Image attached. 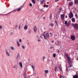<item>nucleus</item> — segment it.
I'll return each instance as SVG.
<instances>
[{
	"mask_svg": "<svg viewBox=\"0 0 78 78\" xmlns=\"http://www.w3.org/2000/svg\"><path fill=\"white\" fill-rule=\"evenodd\" d=\"M46 37L47 38H48L49 37H50V36L49 35V34H48V33H47L46 34Z\"/></svg>",
	"mask_w": 78,
	"mask_h": 78,
	"instance_id": "1a4fd4ad",
	"label": "nucleus"
},
{
	"mask_svg": "<svg viewBox=\"0 0 78 78\" xmlns=\"http://www.w3.org/2000/svg\"><path fill=\"white\" fill-rule=\"evenodd\" d=\"M70 67H72V65L71 64H69V66H68V68H70Z\"/></svg>",
	"mask_w": 78,
	"mask_h": 78,
	"instance_id": "c9c22d12",
	"label": "nucleus"
},
{
	"mask_svg": "<svg viewBox=\"0 0 78 78\" xmlns=\"http://www.w3.org/2000/svg\"><path fill=\"white\" fill-rule=\"evenodd\" d=\"M40 11H43V9H40Z\"/></svg>",
	"mask_w": 78,
	"mask_h": 78,
	"instance_id": "864d4df0",
	"label": "nucleus"
},
{
	"mask_svg": "<svg viewBox=\"0 0 78 78\" xmlns=\"http://www.w3.org/2000/svg\"><path fill=\"white\" fill-rule=\"evenodd\" d=\"M59 37V34L58 33H56L55 34V39H57V38H58V37Z\"/></svg>",
	"mask_w": 78,
	"mask_h": 78,
	"instance_id": "20e7f679",
	"label": "nucleus"
},
{
	"mask_svg": "<svg viewBox=\"0 0 78 78\" xmlns=\"http://www.w3.org/2000/svg\"><path fill=\"white\" fill-rule=\"evenodd\" d=\"M51 42L53 44V43H54V40H53L52 41H51Z\"/></svg>",
	"mask_w": 78,
	"mask_h": 78,
	"instance_id": "603ef678",
	"label": "nucleus"
},
{
	"mask_svg": "<svg viewBox=\"0 0 78 78\" xmlns=\"http://www.w3.org/2000/svg\"><path fill=\"white\" fill-rule=\"evenodd\" d=\"M29 6H33V5H32V4H31V3H30L29 4Z\"/></svg>",
	"mask_w": 78,
	"mask_h": 78,
	"instance_id": "4c0bfd02",
	"label": "nucleus"
},
{
	"mask_svg": "<svg viewBox=\"0 0 78 78\" xmlns=\"http://www.w3.org/2000/svg\"><path fill=\"white\" fill-rule=\"evenodd\" d=\"M24 78H27V77H24Z\"/></svg>",
	"mask_w": 78,
	"mask_h": 78,
	"instance_id": "774afa93",
	"label": "nucleus"
},
{
	"mask_svg": "<svg viewBox=\"0 0 78 78\" xmlns=\"http://www.w3.org/2000/svg\"><path fill=\"white\" fill-rule=\"evenodd\" d=\"M46 1L44 0H42L40 1V4H44V3H46Z\"/></svg>",
	"mask_w": 78,
	"mask_h": 78,
	"instance_id": "423d86ee",
	"label": "nucleus"
},
{
	"mask_svg": "<svg viewBox=\"0 0 78 78\" xmlns=\"http://www.w3.org/2000/svg\"><path fill=\"white\" fill-rule=\"evenodd\" d=\"M2 26H0V29H2Z\"/></svg>",
	"mask_w": 78,
	"mask_h": 78,
	"instance_id": "5fc2aeb1",
	"label": "nucleus"
},
{
	"mask_svg": "<svg viewBox=\"0 0 78 78\" xmlns=\"http://www.w3.org/2000/svg\"><path fill=\"white\" fill-rule=\"evenodd\" d=\"M72 20L73 22H75V20L74 18H72Z\"/></svg>",
	"mask_w": 78,
	"mask_h": 78,
	"instance_id": "a211bd4d",
	"label": "nucleus"
},
{
	"mask_svg": "<svg viewBox=\"0 0 78 78\" xmlns=\"http://www.w3.org/2000/svg\"><path fill=\"white\" fill-rule=\"evenodd\" d=\"M68 63L69 64H72V61L69 60V61H68Z\"/></svg>",
	"mask_w": 78,
	"mask_h": 78,
	"instance_id": "6ab92c4d",
	"label": "nucleus"
},
{
	"mask_svg": "<svg viewBox=\"0 0 78 78\" xmlns=\"http://www.w3.org/2000/svg\"><path fill=\"white\" fill-rule=\"evenodd\" d=\"M61 19H64V14H62L61 15Z\"/></svg>",
	"mask_w": 78,
	"mask_h": 78,
	"instance_id": "f8f14e48",
	"label": "nucleus"
},
{
	"mask_svg": "<svg viewBox=\"0 0 78 78\" xmlns=\"http://www.w3.org/2000/svg\"><path fill=\"white\" fill-rule=\"evenodd\" d=\"M74 4L75 5H78V0H74Z\"/></svg>",
	"mask_w": 78,
	"mask_h": 78,
	"instance_id": "6e6552de",
	"label": "nucleus"
},
{
	"mask_svg": "<svg viewBox=\"0 0 78 78\" xmlns=\"http://www.w3.org/2000/svg\"><path fill=\"white\" fill-rule=\"evenodd\" d=\"M23 77H26L27 76V74H26V73L25 72L23 74Z\"/></svg>",
	"mask_w": 78,
	"mask_h": 78,
	"instance_id": "4468645a",
	"label": "nucleus"
},
{
	"mask_svg": "<svg viewBox=\"0 0 78 78\" xmlns=\"http://www.w3.org/2000/svg\"><path fill=\"white\" fill-rule=\"evenodd\" d=\"M49 37H51V36H52V33L50 32L49 33Z\"/></svg>",
	"mask_w": 78,
	"mask_h": 78,
	"instance_id": "473e14b6",
	"label": "nucleus"
},
{
	"mask_svg": "<svg viewBox=\"0 0 78 78\" xmlns=\"http://www.w3.org/2000/svg\"><path fill=\"white\" fill-rule=\"evenodd\" d=\"M76 60H77V61H78V58H77Z\"/></svg>",
	"mask_w": 78,
	"mask_h": 78,
	"instance_id": "69168bd1",
	"label": "nucleus"
},
{
	"mask_svg": "<svg viewBox=\"0 0 78 78\" xmlns=\"http://www.w3.org/2000/svg\"><path fill=\"white\" fill-rule=\"evenodd\" d=\"M45 19V18L44 17H43V19Z\"/></svg>",
	"mask_w": 78,
	"mask_h": 78,
	"instance_id": "338daca9",
	"label": "nucleus"
},
{
	"mask_svg": "<svg viewBox=\"0 0 78 78\" xmlns=\"http://www.w3.org/2000/svg\"><path fill=\"white\" fill-rule=\"evenodd\" d=\"M69 19H71V18H72L73 17V13H72V12H70L69 13Z\"/></svg>",
	"mask_w": 78,
	"mask_h": 78,
	"instance_id": "f03ea898",
	"label": "nucleus"
},
{
	"mask_svg": "<svg viewBox=\"0 0 78 78\" xmlns=\"http://www.w3.org/2000/svg\"><path fill=\"white\" fill-rule=\"evenodd\" d=\"M55 44L56 45H59V41H56Z\"/></svg>",
	"mask_w": 78,
	"mask_h": 78,
	"instance_id": "aec40b11",
	"label": "nucleus"
},
{
	"mask_svg": "<svg viewBox=\"0 0 78 78\" xmlns=\"http://www.w3.org/2000/svg\"><path fill=\"white\" fill-rule=\"evenodd\" d=\"M59 78H64V77L62 76L61 75L60 76Z\"/></svg>",
	"mask_w": 78,
	"mask_h": 78,
	"instance_id": "79ce46f5",
	"label": "nucleus"
},
{
	"mask_svg": "<svg viewBox=\"0 0 78 78\" xmlns=\"http://www.w3.org/2000/svg\"><path fill=\"white\" fill-rule=\"evenodd\" d=\"M55 25V24L54 23H50L49 24V26H50L51 27H53V26Z\"/></svg>",
	"mask_w": 78,
	"mask_h": 78,
	"instance_id": "9d476101",
	"label": "nucleus"
},
{
	"mask_svg": "<svg viewBox=\"0 0 78 78\" xmlns=\"http://www.w3.org/2000/svg\"><path fill=\"white\" fill-rule=\"evenodd\" d=\"M70 25V23H68L67 24H66V27H69V26Z\"/></svg>",
	"mask_w": 78,
	"mask_h": 78,
	"instance_id": "b1692460",
	"label": "nucleus"
},
{
	"mask_svg": "<svg viewBox=\"0 0 78 78\" xmlns=\"http://www.w3.org/2000/svg\"><path fill=\"white\" fill-rule=\"evenodd\" d=\"M23 8V5L20 7V8H21V9Z\"/></svg>",
	"mask_w": 78,
	"mask_h": 78,
	"instance_id": "58836bf2",
	"label": "nucleus"
},
{
	"mask_svg": "<svg viewBox=\"0 0 78 78\" xmlns=\"http://www.w3.org/2000/svg\"><path fill=\"white\" fill-rule=\"evenodd\" d=\"M55 0V2H58V1H59V0Z\"/></svg>",
	"mask_w": 78,
	"mask_h": 78,
	"instance_id": "6e6d98bb",
	"label": "nucleus"
},
{
	"mask_svg": "<svg viewBox=\"0 0 78 78\" xmlns=\"http://www.w3.org/2000/svg\"><path fill=\"white\" fill-rule=\"evenodd\" d=\"M20 26H21V25H20L19 26V29L20 30Z\"/></svg>",
	"mask_w": 78,
	"mask_h": 78,
	"instance_id": "09e8293b",
	"label": "nucleus"
},
{
	"mask_svg": "<svg viewBox=\"0 0 78 78\" xmlns=\"http://www.w3.org/2000/svg\"><path fill=\"white\" fill-rule=\"evenodd\" d=\"M6 53L7 56H10V53L9 52V50H6Z\"/></svg>",
	"mask_w": 78,
	"mask_h": 78,
	"instance_id": "7ed1b4c3",
	"label": "nucleus"
},
{
	"mask_svg": "<svg viewBox=\"0 0 78 78\" xmlns=\"http://www.w3.org/2000/svg\"><path fill=\"white\" fill-rule=\"evenodd\" d=\"M53 57H54V58H55V57H56V54H53Z\"/></svg>",
	"mask_w": 78,
	"mask_h": 78,
	"instance_id": "e433bc0d",
	"label": "nucleus"
},
{
	"mask_svg": "<svg viewBox=\"0 0 78 78\" xmlns=\"http://www.w3.org/2000/svg\"><path fill=\"white\" fill-rule=\"evenodd\" d=\"M75 16L76 17V19H78V15H77V14H75Z\"/></svg>",
	"mask_w": 78,
	"mask_h": 78,
	"instance_id": "f704fd0d",
	"label": "nucleus"
},
{
	"mask_svg": "<svg viewBox=\"0 0 78 78\" xmlns=\"http://www.w3.org/2000/svg\"><path fill=\"white\" fill-rule=\"evenodd\" d=\"M45 31L43 33V34H45Z\"/></svg>",
	"mask_w": 78,
	"mask_h": 78,
	"instance_id": "052dcab7",
	"label": "nucleus"
},
{
	"mask_svg": "<svg viewBox=\"0 0 78 78\" xmlns=\"http://www.w3.org/2000/svg\"><path fill=\"white\" fill-rule=\"evenodd\" d=\"M53 48V46L50 47V48L51 49V48Z\"/></svg>",
	"mask_w": 78,
	"mask_h": 78,
	"instance_id": "680f3d73",
	"label": "nucleus"
},
{
	"mask_svg": "<svg viewBox=\"0 0 78 78\" xmlns=\"http://www.w3.org/2000/svg\"><path fill=\"white\" fill-rule=\"evenodd\" d=\"M20 57V54H19V53H18V55L16 56V58L17 59H18Z\"/></svg>",
	"mask_w": 78,
	"mask_h": 78,
	"instance_id": "f3484780",
	"label": "nucleus"
},
{
	"mask_svg": "<svg viewBox=\"0 0 78 78\" xmlns=\"http://www.w3.org/2000/svg\"><path fill=\"white\" fill-rule=\"evenodd\" d=\"M66 58L67 59V61H70V58H69V57H68Z\"/></svg>",
	"mask_w": 78,
	"mask_h": 78,
	"instance_id": "bb28decb",
	"label": "nucleus"
},
{
	"mask_svg": "<svg viewBox=\"0 0 78 78\" xmlns=\"http://www.w3.org/2000/svg\"><path fill=\"white\" fill-rule=\"evenodd\" d=\"M58 53H59V50H58V51H57Z\"/></svg>",
	"mask_w": 78,
	"mask_h": 78,
	"instance_id": "0e129e2a",
	"label": "nucleus"
},
{
	"mask_svg": "<svg viewBox=\"0 0 78 78\" xmlns=\"http://www.w3.org/2000/svg\"><path fill=\"white\" fill-rule=\"evenodd\" d=\"M61 30L62 31H65V28L63 27L62 28Z\"/></svg>",
	"mask_w": 78,
	"mask_h": 78,
	"instance_id": "393cba45",
	"label": "nucleus"
},
{
	"mask_svg": "<svg viewBox=\"0 0 78 78\" xmlns=\"http://www.w3.org/2000/svg\"><path fill=\"white\" fill-rule=\"evenodd\" d=\"M61 9H62V8L60 7L59 9V12H61Z\"/></svg>",
	"mask_w": 78,
	"mask_h": 78,
	"instance_id": "c756f323",
	"label": "nucleus"
},
{
	"mask_svg": "<svg viewBox=\"0 0 78 78\" xmlns=\"http://www.w3.org/2000/svg\"><path fill=\"white\" fill-rule=\"evenodd\" d=\"M19 42H22V40L21 39H20Z\"/></svg>",
	"mask_w": 78,
	"mask_h": 78,
	"instance_id": "49530a36",
	"label": "nucleus"
},
{
	"mask_svg": "<svg viewBox=\"0 0 78 78\" xmlns=\"http://www.w3.org/2000/svg\"><path fill=\"white\" fill-rule=\"evenodd\" d=\"M50 18L51 19H52V16H51V14L50 16Z\"/></svg>",
	"mask_w": 78,
	"mask_h": 78,
	"instance_id": "a18cd8bd",
	"label": "nucleus"
},
{
	"mask_svg": "<svg viewBox=\"0 0 78 78\" xmlns=\"http://www.w3.org/2000/svg\"><path fill=\"white\" fill-rule=\"evenodd\" d=\"M73 5V2H71L69 3V6H72Z\"/></svg>",
	"mask_w": 78,
	"mask_h": 78,
	"instance_id": "9b49d317",
	"label": "nucleus"
},
{
	"mask_svg": "<svg viewBox=\"0 0 78 78\" xmlns=\"http://www.w3.org/2000/svg\"><path fill=\"white\" fill-rule=\"evenodd\" d=\"M16 41L17 42V43L18 46V47H20V44H19V43L18 41Z\"/></svg>",
	"mask_w": 78,
	"mask_h": 78,
	"instance_id": "72a5a7b5",
	"label": "nucleus"
},
{
	"mask_svg": "<svg viewBox=\"0 0 78 78\" xmlns=\"http://www.w3.org/2000/svg\"><path fill=\"white\" fill-rule=\"evenodd\" d=\"M73 78H78V75H75L73 76Z\"/></svg>",
	"mask_w": 78,
	"mask_h": 78,
	"instance_id": "ddd939ff",
	"label": "nucleus"
},
{
	"mask_svg": "<svg viewBox=\"0 0 78 78\" xmlns=\"http://www.w3.org/2000/svg\"><path fill=\"white\" fill-rule=\"evenodd\" d=\"M45 56H44L43 57V59L44 61V59H45Z\"/></svg>",
	"mask_w": 78,
	"mask_h": 78,
	"instance_id": "de8ad7c7",
	"label": "nucleus"
},
{
	"mask_svg": "<svg viewBox=\"0 0 78 78\" xmlns=\"http://www.w3.org/2000/svg\"><path fill=\"white\" fill-rule=\"evenodd\" d=\"M66 18H67V16H66Z\"/></svg>",
	"mask_w": 78,
	"mask_h": 78,
	"instance_id": "e2e57ef3",
	"label": "nucleus"
},
{
	"mask_svg": "<svg viewBox=\"0 0 78 78\" xmlns=\"http://www.w3.org/2000/svg\"><path fill=\"white\" fill-rule=\"evenodd\" d=\"M44 39H47V37L45 36H44Z\"/></svg>",
	"mask_w": 78,
	"mask_h": 78,
	"instance_id": "8fccbe9b",
	"label": "nucleus"
},
{
	"mask_svg": "<svg viewBox=\"0 0 78 78\" xmlns=\"http://www.w3.org/2000/svg\"><path fill=\"white\" fill-rule=\"evenodd\" d=\"M24 29H25V30L27 29V28H28V26L27 25H25V26L24 27Z\"/></svg>",
	"mask_w": 78,
	"mask_h": 78,
	"instance_id": "412c9836",
	"label": "nucleus"
},
{
	"mask_svg": "<svg viewBox=\"0 0 78 78\" xmlns=\"http://www.w3.org/2000/svg\"><path fill=\"white\" fill-rule=\"evenodd\" d=\"M73 27L76 29L78 30V24H73Z\"/></svg>",
	"mask_w": 78,
	"mask_h": 78,
	"instance_id": "f257e3e1",
	"label": "nucleus"
},
{
	"mask_svg": "<svg viewBox=\"0 0 78 78\" xmlns=\"http://www.w3.org/2000/svg\"><path fill=\"white\" fill-rule=\"evenodd\" d=\"M66 72H67V71H68V68H66Z\"/></svg>",
	"mask_w": 78,
	"mask_h": 78,
	"instance_id": "3c124183",
	"label": "nucleus"
},
{
	"mask_svg": "<svg viewBox=\"0 0 78 78\" xmlns=\"http://www.w3.org/2000/svg\"><path fill=\"white\" fill-rule=\"evenodd\" d=\"M37 27H36V26H35L34 27V32H36V31H37Z\"/></svg>",
	"mask_w": 78,
	"mask_h": 78,
	"instance_id": "0eeeda50",
	"label": "nucleus"
},
{
	"mask_svg": "<svg viewBox=\"0 0 78 78\" xmlns=\"http://www.w3.org/2000/svg\"><path fill=\"white\" fill-rule=\"evenodd\" d=\"M38 42H40V41H41V40L38 39Z\"/></svg>",
	"mask_w": 78,
	"mask_h": 78,
	"instance_id": "bf43d9fd",
	"label": "nucleus"
},
{
	"mask_svg": "<svg viewBox=\"0 0 78 78\" xmlns=\"http://www.w3.org/2000/svg\"><path fill=\"white\" fill-rule=\"evenodd\" d=\"M55 72H56L57 70H58V69H57V67L56 66H55Z\"/></svg>",
	"mask_w": 78,
	"mask_h": 78,
	"instance_id": "cd10ccee",
	"label": "nucleus"
},
{
	"mask_svg": "<svg viewBox=\"0 0 78 78\" xmlns=\"http://www.w3.org/2000/svg\"><path fill=\"white\" fill-rule=\"evenodd\" d=\"M16 11H17V9H14L11 12H14V11L15 12Z\"/></svg>",
	"mask_w": 78,
	"mask_h": 78,
	"instance_id": "ea45409f",
	"label": "nucleus"
},
{
	"mask_svg": "<svg viewBox=\"0 0 78 78\" xmlns=\"http://www.w3.org/2000/svg\"><path fill=\"white\" fill-rule=\"evenodd\" d=\"M20 66L21 67H22V63L21 62H20L19 63Z\"/></svg>",
	"mask_w": 78,
	"mask_h": 78,
	"instance_id": "2eb2a0df",
	"label": "nucleus"
},
{
	"mask_svg": "<svg viewBox=\"0 0 78 78\" xmlns=\"http://www.w3.org/2000/svg\"><path fill=\"white\" fill-rule=\"evenodd\" d=\"M21 10V8H20L18 9H17V11H18V12H19V11H20Z\"/></svg>",
	"mask_w": 78,
	"mask_h": 78,
	"instance_id": "5701e85b",
	"label": "nucleus"
},
{
	"mask_svg": "<svg viewBox=\"0 0 78 78\" xmlns=\"http://www.w3.org/2000/svg\"><path fill=\"white\" fill-rule=\"evenodd\" d=\"M67 21H66L65 22V25H67Z\"/></svg>",
	"mask_w": 78,
	"mask_h": 78,
	"instance_id": "a19ab883",
	"label": "nucleus"
},
{
	"mask_svg": "<svg viewBox=\"0 0 78 78\" xmlns=\"http://www.w3.org/2000/svg\"><path fill=\"white\" fill-rule=\"evenodd\" d=\"M44 8H45V7L46 8H48V5H44Z\"/></svg>",
	"mask_w": 78,
	"mask_h": 78,
	"instance_id": "2f4dec72",
	"label": "nucleus"
},
{
	"mask_svg": "<svg viewBox=\"0 0 78 78\" xmlns=\"http://www.w3.org/2000/svg\"><path fill=\"white\" fill-rule=\"evenodd\" d=\"M22 47L23 49H24V48H25V46H22Z\"/></svg>",
	"mask_w": 78,
	"mask_h": 78,
	"instance_id": "c03bdc74",
	"label": "nucleus"
},
{
	"mask_svg": "<svg viewBox=\"0 0 78 78\" xmlns=\"http://www.w3.org/2000/svg\"><path fill=\"white\" fill-rule=\"evenodd\" d=\"M10 49L12 50H14V48H13V47H10Z\"/></svg>",
	"mask_w": 78,
	"mask_h": 78,
	"instance_id": "a878e982",
	"label": "nucleus"
},
{
	"mask_svg": "<svg viewBox=\"0 0 78 78\" xmlns=\"http://www.w3.org/2000/svg\"><path fill=\"white\" fill-rule=\"evenodd\" d=\"M32 2L34 4H35V3H36V2H35V1L34 0H32Z\"/></svg>",
	"mask_w": 78,
	"mask_h": 78,
	"instance_id": "7c9ffc66",
	"label": "nucleus"
},
{
	"mask_svg": "<svg viewBox=\"0 0 78 78\" xmlns=\"http://www.w3.org/2000/svg\"><path fill=\"white\" fill-rule=\"evenodd\" d=\"M42 36L44 37L45 36V34H42Z\"/></svg>",
	"mask_w": 78,
	"mask_h": 78,
	"instance_id": "13d9d810",
	"label": "nucleus"
},
{
	"mask_svg": "<svg viewBox=\"0 0 78 78\" xmlns=\"http://www.w3.org/2000/svg\"><path fill=\"white\" fill-rule=\"evenodd\" d=\"M48 70H46L45 71V73H48Z\"/></svg>",
	"mask_w": 78,
	"mask_h": 78,
	"instance_id": "37998d69",
	"label": "nucleus"
},
{
	"mask_svg": "<svg viewBox=\"0 0 78 78\" xmlns=\"http://www.w3.org/2000/svg\"><path fill=\"white\" fill-rule=\"evenodd\" d=\"M71 39L73 41H74V40H75V37L73 35H72L71 36Z\"/></svg>",
	"mask_w": 78,
	"mask_h": 78,
	"instance_id": "39448f33",
	"label": "nucleus"
},
{
	"mask_svg": "<svg viewBox=\"0 0 78 78\" xmlns=\"http://www.w3.org/2000/svg\"><path fill=\"white\" fill-rule=\"evenodd\" d=\"M59 70H60V71H61V72H62V68H61V66H59Z\"/></svg>",
	"mask_w": 78,
	"mask_h": 78,
	"instance_id": "dca6fc26",
	"label": "nucleus"
},
{
	"mask_svg": "<svg viewBox=\"0 0 78 78\" xmlns=\"http://www.w3.org/2000/svg\"><path fill=\"white\" fill-rule=\"evenodd\" d=\"M65 56L66 58H68V57H69V55H68V54H67V53L65 54Z\"/></svg>",
	"mask_w": 78,
	"mask_h": 78,
	"instance_id": "4be33fe9",
	"label": "nucleus"
},
{
	"mask_svg": "<svg viewBox=\"0 0 78 78\" xmlns=\"http://www.w3.org/2000/svg\"><path fill=\"white\" fill-rule=\"evenodd\" d=\"M31 30H29V34H30V33L31 32Z\"/></svg>",
	"mask_w": 78,
	"mask_h": 78,
	"instance_id": "4d7b16f0",
	"label": "nucleus"
},
{
	"mask_svg": "<svg viewBox=\"0 0 78 78\" xmlns=\"http://www.w3.org/2000/svg\"><path fill=\"white\" fill-rule=\"evenodd\" d=\"M32 68L33 69H34V67H35V66L34 65H32L31 66Z\"/></svg>",
	"mask_w": 78,
	"mask_h": 78,
	"instance_id": "c85d7f7f",
	"label": "nucleus"
}]
</instances>
